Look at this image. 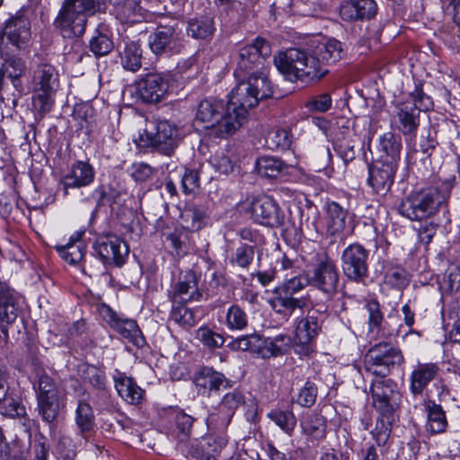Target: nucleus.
Instances as JSON below:
<instances>
[{"mask_svg": "<svg viewBox=\"0 0 460 460\" xmlns=\"http://www.w3.org/2000/svg\"><path fill=\"white\" fill-rule=\"evenodd\" d=\"M267 417L289 436L296 426V418L291 411L274 409L267 414Z\"/></svg>", "mask_w": 460, "mask_h": 460, "instance_id": "obj_41", "label": "nucleus"}, {"mask_svg": "<svg viewBox=\"0 0 460 460\" xmlns=\"http://www.w3.org/2000/svg\"><path fill=\"white\" fill-rule=\"evenodd\" d=\"M33 89L55 91L58 85V74L53 66L40 64L33 73Z\"/></svg>", "mask_w": 460, "mask_h": 460, "instance_id": "obj_35", "label": "nucleus"}, {"mask_svg": "<svg viewBox=\"0 0 460 460\" xmlns=\"http://www.w3.org/2000/svg\"><path fill=\"white\" fill-rule=\"evenodd\" d=\"M195 338L210 349L221 348L225 343L223 335L205 325L196 331Z\"/></svg>", "mask_w": 460, "mask_h": 460, "instance_id": "obj_46", "label": "nucleus"}, {"mask_svg": "<svg viewBox=\"0 0 460 460\" xmlns=\"http://www.w3.org/2000/svg\"><path fill=\"white\" fill-rule=\"evenodd\" d=\"M197 309L188 308L184 304L173 305L171 311V319L183 328H190L198 323L199 315Z\"/></svg>", "mask_w": 460, "mask_h": 460, "instance_id": "obj_38", "label": "nucleus"}, {"mask_svg": "<svg viewBox=\"0 0 460 460\" xmlns=\"http://www.w3.org/2000/svg\"><path fill=\"white\" fill-rule=\"evenodd\" d=\"M450 192L447 187L428 188L413 192L402 200L399 213L410 220L429 217L447 201Z\"/></svg>", "mask_w": 460, "mask_h": 460, "instance_id": "obj_4", "label": "nucleus"}, {"mask_svg": "<svg viewBox=\"0 0 460 460\" xmlns=\"http://www.w3.org/2000/svg\"><path fill=\"white\" fill-rule=\"evenodd\" d=\"M384 417L383 415L382 418L376 420V427L371 432L373 438L379 447H384L387 443L391 433V423Z\"/></svg>", "mask_w": 460, "mask_h": 460, "instance_id": "obj_55", "label": "nucleus"}, {"mask_svg": "<svg viewBox=\"0 0 460 460\" xmlns=\"http://www.w3.org/2000/svg\"><path fill=\"white\" fill-rule=\"evenodd\" d=\"M440 368L433 362H418L409 375V391L413 397L427 394L429 386L439 376Z\"/></svg>", "mask_w": 460, "mask_h": 460, "instance_id": "obj_18", "label": "nucleus"}, {"mask_svg": "<svg viewBox=\"0 0 460 460\" xmlns=\"http://www.w3.org/2000/svg\"><path fill=\"white\" fill-rule=\"evenodd\" d=\"M358 20L371 19L377 12V5L374 0H356Z\"/></svg>", "mask_w": 460, "mask_h": 460, "instance_id": "obj_64", "label": "nucleus"}, {"mask_svg": "<svg viewBox=\"0 0 460 460\" xmlns=\"http://www.w3.org/2000/svg\"><path fill=\"white\" fill-rule=\"evenodd\" d=\"M438 225L432 221H425L416 228L419 241L424 244H429L437 233Z\"/></svg>", "mask_w": 460, "mask_h": 460, "instance_id": "obj_62", "label": "nucleus"}, {"mask_svg": "<svg viewBox=\"0 0 460 460\" xmlns=\"http://www.w3.org/2000/svg\"><path fill=\"white\" fill-rule=\"evenodd\" d=\"M275 293L276 296L269 303L275 313L282 314L286 319H288L296 309H304L309 304V297L305 296H293L279 288H277Z\"/></svg>", "mask_w": 460, "mask_h": 460, "instance_id": "obj_23", "label": "nucleus"}, {"mask_svg": "<svg viewBox=\"0 0 460 460\" xmlns=\"http://www.w3.org/2000/svg\"><path fill=\"white\" fill-rule=\"evenodd\" d=\"M291 345V338L285 334L276 335L266 343L267 349L272 355L278 356L283 353Z\"/></svg>", "mask_w": 460, "mask_h": 460, "instance_id": "obj_61", "label": "nucleus"}, {"mask_svg": "<svg viewBox=\"0 0 460 460\" xmlns=\"http://www.w3.org/2000/svg\"><path fill=\"white\" fill-rule=\"evenodd\" d=\"M332 106V98L329 93L316 95L305 102V108L310 111L325 112Z\"/></svg>", "mask_w": 460, "mask_h": 460, "instance_id": "obj_60", "label": "nucleus"}, {"mask_svg": "<svg viewBox=\"0 0 460 460\" xmlns=\"http://www.w3.org/2000/svg\"><path fill=\"white\" fill-rule=\"evenodd\" d=\"M410 98L411 102H405L397 106L398 128L403 135L414 134L419 127L420 111H428L433 105L431 98L420 87H416Z\"/></svg>", "mask_w": 460, "mask_h": 460, "instance_id": "obj_7", "label": "nucleus"}, {"mask_svg": "<svg viewBox=\"0 0 460 460\" xmlns=\"http://www.w3.org/2000/svg\"><path fill=\"white\" fill-rule=\"evenodd\" d=\"M301 427L305 435L314 440H321L325 437L326 423L323 416L311 414L302 422Z\"/></svg>", "mask_w": 460, "mask_h": 460, "instance_id": "obj_40", "label": "nucleus"}, {"mask_svg": "<svg viewBox=\"0 0 460 460\" xmlns=\"http://www.w3.org/2000/svg\"><path fill=\"white\" fill-rule=\"evenodd\" d=\"M308 284H311L310 277L298 274L288 279L279 288L295 296L296 293L304 289Z\"/></svg>", "mask_w": 460, "mask_h": 460, "instance_id": "obj_52", "label": "nucleus"}, {"mask_svg": "<svg viewBox=\"0 0 460 460\" xmlns=\"http://www.w3.org/2000/svg\"><path fill=\"white\" fill-rule=\"evenodd\" d=\"M6 77L9 78L15 89L21 88L20 78L24 75L26 70L25 62L19 58H11L1 64Z\"/></svg>", "mask_w": 460, "mask_h": 460, "instance_id": "obj_42", "label": "nucleus"}, {"mask_svg": "<svg viewBox=\"0 0 460 460\" xmlns=\"http://www.w3.org/2000/svg\"><path fill=\"white\" fill-rule=\"evenodd\" d=\"M103 0H64L54 26L64 38L84 35L87 18L103 8Z\"/></svg>", "mask_w": 460, "mask_h": 460, "instance_id": "obj_3", "label": "nucleus"}, {"mask_svg": "<svg viewBox=\"0 0 460 460\" xmlns=\"http://www.w3.org/2000/svg\"><path fill=\"white\" fill-rule=\"evenodd\" d=\"M322 325L323 320L317 311H310L296 321L294 341L299 354L308 355L313 351L314 342L322 331Z\"/></svg>", "mask_w": 460, "mask_h": 460, "instance_id": "obj_10", "label": "nucleus"}, {"mask_svg": "<svg viewBox=\"0 0 460 460\" xmlns=\"http://www.w3.org/2000/svg\"><path fill=\"white\" fill-rule=\"evenodd\" d=\"M18 316L13 291L6 283L0 281V322L13 323Z\"/></svg>", "mask_w": 460, "mask_h": 460, "instance_id": "obj_29", "label": "nucleus"}, {"mask_svg": "<svg viewBox=\"0 0 460 460\" xmlns=\"http://www.w3.org/2000/svg\"><path fill=\"white\" fill-rule=\"evenodd\" d=\"M274 64L279 73L289 82L320 80L328 70L312 58L311 53L299 48H290L274 56Z\"/></svg>", "mask_w": 460, "mask_h": 460, "instance_id": "obj_2", "label": "nucleus"}, {"mask_svg": "<svg viewBox=\"0 0 460 460\" xmlns=\"http://www.w3.org/2000/svg\"><path fill=\"white\" fill-rule=\"evenodd\" d=\"M261 338L258 334L242 335L232 340L227 348L233 351L252 350L259 347Z\"/></svg>", "mask_w": 460, "mask_h": 460, "instance_id": "obj_50", "label": "nucleus"}, {"mask_svg": "<svg viewBox=\"0 0 460 460\" xmlns=\"http://www.w3.org/2000/svg\"><path fill=\"white\" fill-rule=\"evenodd\" d=\"M75 421L83 437L94 427V413L92 406L84 400H80L75 412Z\"/></svg>", "mask_w": 460, "mask_h": 460, "instance_id": "obj_37", "label": "nucleus"}, {"mask_svg": "<svg viewBox=\"0 0 460 460\" xmlns=\"http://www.w3.org/2000/svg\"><path fill=\"white\" fill-rule=\"evenodd\" d=\"M0 412L11 418H21L26 415L25 407L18 397L5 391V395L0 399Z\"/></svg>", "mask_w": 460, "mask_h": 460, "instance_id": "obj_43", "label": "nucleus"}, {"mask_svg": "<svg viewBox=\"0 0 460 460\" xmlns=\"http://www.w3.org/2000/svg\"><path fill=\"white\" fill-rule=\"evenodd\" d=\"M148 45L156 56L173 55L180 52L181 45L175 38L172 27H160L149 35Z\"/></svg>", "mask_w": 460, "mask_h": 460, "instance_id": "obj_21", "label": "nucleus"}, {"mask_svg": "<svg viewBox=\"0 0 460 460\" xmlns=\"http://www.w3.org/2000/svg\"><path fill=\"white\" fill-rule=\"evenodd\" d=\"M186 31L187 34L193 39H209L216 31L214 19L208 15L190 18L188 21Z\"/></svg>", "mask_w": 460, "mask_h": 460, "instance_id": "obj_31", "label": "nucleus"}, {"mask_svg": "<svg viewBox=\"0 0 460 460\" xmlns=\"http://www.w3.org/2000/svg\"><path fill=\"white\" fill-rule=\"evenodd\" d=\"M199 174L197 170L186 169L181 177V189L185 194L195 192L199 188Z\"/></svg>", "mask_w": 460, "mask_h": 460, "instance_id": "obj_59", "label": "nucleus"}, {"mask_svg": "<svg viewBox=\"0 0 460 460\" xmlns=\"http://www.w3.org/2000/svg\"><path fill=\"white\" fill-rule=\"evenodd\" d=\"M112 40L104 34H98L90 41V49L96 57L109 54L113 49Z\"/></svg>", "mask_w": 460, "mask_h": 460, "instance_id": "obj_54", "label": "nucleus"}, {"mask_svg": "<svg viewBox=\"0 0 460 460\" xmlns=\"http://www.w3.org/2000/svg\"><path fill=\"white\" fill-rule=\"evenodd\" d=\"M326 212L328 232L332 235L343 233L347 227V209L332 201L327 204Z\"/></svg>", "mask_w": 460, "mask_h": 460, "instance_id": "obj_32", "label": "nucleus"}, {"mask_svg": "<svg viewBox=\"0 0 460 460\" xmlns=\"http://www.w3.org/2000/svg\"><path fill=\"white\" fill-rule=\"evenodd\" d=\"M265 142L270 150H286L292 143V137L288 129L278 128L267 134Z\"/></svg>", "mask_w": 460, "mask_h": 460, "instance_id": "obj_44", "label": "nucleus"}, {"mask_svg": "<svg viewBox=\"0 0 460 460\" xmlns=\"http://www.w3.org/2000/svg\"><path fill=\"white\" fill-rule=\"evenodd\" d=\"M258 173L265 178H278L288 172L289 167L282 160L274 156H261L257 159Z\"/></svg>", "mask_w": 460, "mask_h": 460, "instance_id": "obj_34", "label": "nucleus"}, {"mask_svg": "<svg viewBox=\"0 0 460 460\" xmlns=\"http://www.w3.org/2000/svg\"><path fill=\"white\" fill-rule=\"evenodd\" d=\"M248 324V317L244 310L238 305H232L226 314V325L233 331H242Z\"/></svg>", "mask_w": 460, "mask_h": 460, "instance_id": "obj_45", "label": "nucleus"}, {"mask_svg": "<svg viewBox=\"0 0 460 460\" xmlns=\"http://www.w3.org/2000/svg\"><path fill=\"white\" fill-rule=\"evenodd\" d=\"M310 279L311 285L328 297L334 296L338 292L339 270L335 262L329 257L325 256L314 266Z\"/></svg>", "mask_w": 460, "mask_h": 460, "instance_id": "obj_13", "label": "nucleus"}, {"mask_svg": "<svg viewBox=\"0 0 460 460\" xmlns=\"http://www.w3.org/2000/svg\"><path fill=\"white\" fill-rule=\"evenodd\" d=\"M82 234L83 233H75L66 244L56 246L60 257L70 264L81 261L84 255V246L80 242Z\"/></svg>", "mask_w": 460, "mask_h": 460, "instance_id": "obj_36", "label": "nucleus"}, {"mask_svg": "<svg viewBox=\"0 0 460 460\" xmlns=\"http://www.w3.org/2000/svg\"><path fill=\"white\" fill-rule=\"evenodd\" d=\"M424 405L428 416L427 429L432 434L445 432L447 429V420L442 406L429 399L424 402Z\"/></svg>", "mask_w": 460, "mask_h": 460, "instance_id": "obj_30", "label": "nucleus"}, {"mask_svg": "<svg viewBox=\"0 0 460 460\" xmlns=\"http://www.w3.org/2000/svg\"><path fill=\"white\" fill-rule=\"evenodd\" d=\"M168 87V79L164 75L151 73L137 83V93L143 102L155 103L164 99Z\"/></svg>", "mask_w": 460, "mask_h": 460, "instance_id": "obj_20", "label": "nucleus"}, {"mask_svg": "<svg viewBox=\"0 0 460 460\" xmlns=\"http://www.w3.org/2000/svg\"><path fill=\"white\" fill-rule=\"evenodd\" d=\"M249 211L255 223L265 226L279 227L285 222L284 211L278 202L270 196L253 199Z\"/></svg>", "mask_w": 460, "mask_h": 460, "instance_id": "obj_12", "label": "nucleus"}, {"mask_svg": "<svg viewBox=\"0 0 460 460\" xmlns=\"http://www.w3.org/2000/svg\"><path fill=\"white\" fill-rule=\"evenodd\" d=\"M51 436L57 442V450L60 455L64 454L67 457L74 455L75 446L69 435L62 432L57 434L55 431H51Z\"/></svg>", "mask_w": 460, "mask_h": 460, "instance_id": "obj_58", "label": "nucleus"}, {"mask_svg": "<svg viewBox=\"0 0 460 460\" xmlns=\"http://www.w3.org/2000/svg\"><path fill=\"white\" fill-rule=\"evenodd\" d=\"M218 429L220 430L218 433H210L206 438V443L212 453L220 452L227 444V437L224 431L225 429Z\"/></svg>", "mask_w": 460, "mask_h": 460, "instance_id": "obj_63", "label": "nucleus"}, {"mask_svg": "<svg viewBox=\"0 0 460 460\" xmlns=\"http://www.w3.org/2000/svg\"><path fill=\"white\" fill-rule=\"evenodd\" d=\"M369 251L363 245L354 243L347 246L341 253V269L344 276L356 283H363L369 275Z\"/></svg>", "mask_w": 460, "mask_h": 460, "instance_id": "obj_8", "label": "nucleus"}, {"mask_svg": "<svg viewBox=\"0 0 460 460\" xmlns=\"http://www.w3.org/2000/svg\"><path fill=\"white\" fill-rule=\"evenodd\" d=\"M365 309L367 312V323L368 332L371 334H376L379 332L381 324L384 320L381 307L376 300H369L365 305Z\"/></svg>", "mask_w": 460, "mask_h": 460, "instance_id": "obj_48", "label": "nucleus"}, {"mask_svg": "<svg viewBox=\"0 0 460 460\" xmlns=\"http://www.w3.org/2000/svg\"><path fill=\"white\" fill-rule=\"evenodd\" d=\"M243 403L244 397L238 390H234L226 394L223 396L217 411L210 413L207 419L208 429H226L231 422L236 410Z\"/></svg>", "mask_w": 460, "mask_h": 460, "instance_id": "obj_16", "label": "nucleus"}, {"mask_svg": "<svg viewBox=\"0 0 460 460\" xmlns=\"http://www.w3.org/2000/svg\"><path fill=\"white\" fill-rule=\"evenodd\" d=\"M371 394L374 407L384 416L392 414L401 404L402 395L391 379L373 381Z\"/></svg>", "mask_w": 460, "mask_h": 460, "instance_id": "obj_11", "label": "nucleus"}, {"mask_svg": "<svg viewBox=\"0 0 460 460\" xmlns=\"http://www.w3.org/2000/svg\"><path fill=\"white\" fill-rule=\"evenodd\" d=\"M334 148L345 164L353 161L356 157L355 142L351 139H339Z\"/></svg>", "mask_w": 460, "mask_h": 460, "instance_id": "obj_57", "label": "nucleus"}, {"mask_svg": "<svg viewBox=\"0 0 460 460\" xmlns=\"http://www.w3.org/2000/svg\"><path fill=\"white\" fill-rule=\"evenodd\" d=\"M270 44L262 38H256L253 43L245 45L239 49L234 75L239 83L247 81L250 76L268 75L264 72L255 71L263 65V61L270 55ZM270 82V80L268 79Z\"/></svg>", "mask_w": 460, "mask_h": 460, "instance_id": "obj_5", "label": "nucleus"}, {"mask_svg": "<svg viewBox=\"0 0 460 460\" xmlns=\"http://www.w3.org/2000/svg\"><path fill=\"white\" fill-rule=\"evenodd\" d=\"M254 248L252 245H240L229 258V263L234 267L246 269L252 262Z\"/></svg>", "mask_w": 460, "mask_h": 460, "instance_id": "obj_47", "label": "nucleus"}, {"mask_svg": "<svg viewBox=\"0 0 460 460\" xmlns=\"http://www.w3.org/2000/svg\"><path fill=\"white\" fill-rule=\"evenodd\" d=\"M39 413L42 420L49 424H53L63 407V398L61 394L50 396L37 397Z\"/></svg>", "mask_w": 460, "mask_h": 460, "instance_id": "obj_33", "label": "nucleus"}, {"mask_svg": "<svg viewBox=\"0 0 460 460\" xmlns=\"http://www.w3.org/2000/svg\"><path fill=\"white\" fill-rule=\"evenodd\" d=\"M399 164L376 159L368 166L367 184L374 193L385 196L391 190Z\"/></svg>", "mask_w": 460, "mask_h": 460, "instance_id": "obj_14", "label": "nucleus"}, {"mask_svg": "<svg viewBox=\"0 0 460 460\" xmlns=\"http://www.w3.org/2000/svg\"><path fill=\"white\" fill-rule=\"evenodd\" d=\"M401 148L399 137L392 132H386L379 137L376 159L400 164Z\"/></svg>", "mask_w": 460, "mask_h": 460, "instance_id": "obj_28", "label": "nucleus"}, {"mask_svg": "<svg viewBox=\"0 0 460 460\" xmlns=\"http://www.w3.org/2000/svg\"><path fill=\"white\" fill-rule=\"evenodd\" d=\"M404 361L400 349L387 342L374 345L367 353L365 364L368 372L385 376Z\"/></svg>", "mask_w": 460, "mask_h": 460, "instance_id": "obj_6", "label": "nucleus"}, {"mask_svg": "<svg viewBox=\"0 0 460 460\" xmlns=\"http://www.w3.org/2000/svg\"><path fill=\"white\" fill-rule=\"evenodd\" d=\"M182 218L189 224L187 227L192 231H199L207 225L208 215L203 208L191 207L185 210Z\"/></svg>", "mask_w": 460, "mask_h": 460, "instance_id": "obj_49", "label": "nucleus"}, {"mask_svg": "<svg viewBox=\"0 0 460 460\" xmlns=\"http://www.w3.org/2000/svg\"><path fill=\"white\" fill-rule=\"evenodd\" d=\"M93 249L107 264L122 266L129 252L127 243L117 235L108 234L99 237Z\"/></svg>", "mask_w": 460, "mask_h": 460, "instance_id": "obj_15", "label": "nucleus"}, {"mask_svg": "<svg viewBox=\"0 0 460 460\" xmlns=\"http://www.w3.org/2000/svg\"><path fill=\"white\" fill-rule=\"evenodd\" d=\"M193 383L198 394L207 397L213 391H218L221 387L227 388L230 386V381L224 374L208 367H202L195 374Z\"/></svg>", "mask_w": 460, "mask_h": 460, "instance_id": "obj_22", "label": "nucleus"}, {"mask_svg": "<svg viewBox=\"0 0 460 460\" xmlns=\"http://www.w3.org/2000/svg\"><path fill=\"white\" fill-rule=\"evenodd\" d=\"M316 397V385L313 382L307 381L300 389L296 401L303 407H311L315 402Z\"/></svg>", "mask_w": 460, "mask_h": 460, "instance_id": "obj_56", "label": "nucleus"}, {"mask_svg": "<svg viewBox=\"0 0 460 460\" xmlns=\"http://www.w3.org/2000/svg\"><path fill=\"white\" fill-rule=\"evenodd\" d=\"M179 139V131L175 125L167 120L158 121L152 129H145L141 140L146 146L156 148L159 152L170 155Z\"/></svg>", "mask_w": 460, "mask_h": 460, "instance_id": "obj_9", "label": "nucleus"}, {"mask_svg": "<svg viewBox=\"0 0 460 460\" xmlns=\"http://www.w3.org/2000/svg\"><path fill=\"white\" fill-rule=\"evenodd\" d=\"M142 49L140 45L135 41L126 44L124 52L121 55V65L128 71L137 72L142 66Z\"/></svg>", "mask_w": 460, "mask_h": 460, "instance_id": "obj_39", "label": "nucleus"}, {"mask_svg": "<svg viewBox=\"0 0 460 460\" xmlns=\"http://www.w3.org/2000/svg\"><path fill=\"white\" fill-rule=\"evenodd\" d=\"M31 39V25L26 18L15 17L10 19L0 32V49L9 44L16 49H23Z\"/></svg>", "mask_w": 460, "mask_h": 460, "instance_id": "obj_17", "label": "nucleus"}, {"mask_svg": "<svg viewBox=\"0 0 460 460\" xmlns=\"http://www.w3.org/2000/svg\"><path fill=\"white\" fill-rule=\"evenodd\" d=\"M201 296L202 294L199 288V279L193 270L181 273L169 293V297L174 305L198 301Z\"/></svg>", "mask_w": 460, "mask_h": 460, "instance_id": "obj_19", "label": "nucleus"}, {"mask_svg": "<svg viewBox=\"0 0 460 460\" xmlns=\"http://www.w3.org/2000/svg\"><path fill=\"white\" fill-rule=\"evenodd\" d=\"M272 93L271 82L265 75H252L232 90L226 105L222 100H202L197 106L194 123L206 129L210 137L226 138L243 124L249 109Z\"/></svg>", "mask_w": 460, "mask_h": 460, "instance_id": "obj_1", "label": "nucleus"}, {"mask_svg": "<svg viewBox=\"0 0 460 460\" xmlns=\"http://www.w3.org/2000/svg\"><path fill=\"white\" fill-rule=\"evenodd\" d=\"M384 281L393 288H402L408 283L407 272L401 267L390 268L385 271Z\"/></svg>", "mask_w": 460, "mask_h": 460, "instance_id": "obj_53", "label": "nucleus"}, {"mask_svg": "<svg viewBox=\"0 0 460 460\" xmlns=\"http://www.w3.org/2000/svg\"><path fill=\"white\" fill-rule=\"evenodd\" d=\"M54 92L34 89L33 107L40 113L50 111L54 104Z\"/></svg>", "mask_w": 460, "mask_h": 460, "instance_id": "obj_51", "label": "nucleus"}, {"mask_svg": "<svg viewBox=\"0 0 460 460\" xmlns=\"http://www.w3.org/2000/svg\"><path fill=\"white\" fill-rule=\"evenodd\" d=\"M94 170L93 166L84 161H77L75 163L63 179L62 183L64 188H81L88 186L94 180Z\"/></svg>", "mask_w": 460, "mask_h": 460, "instance_id": "obj_26", "label": "nucleus"}, {"mask_svg": "<svg viewBox=\"0 0 460 460\" xmlns=\"http://www.w3.org/2000/svg\"><path fill=\"white\" fill-rule=\"evenodd\" d=\"M110 324L118 333L136 347L142 348L146 344L145 338L136 321L112 315Z\"/></svg>", "mask_w": 460, "mask_h": 460, "instance_id": "obj_27", "label": "nucleus"}, {"mask_svg": "<svg viewBox=\"0 0 460 460\" xmlns=\"http://www.w3.org/2000/svg\"><path fill=\"white\" fill-rule=\"evenodd\" d=\"M113 381L118 394L125 402L132 405H138L143 402L145 392L132 377L116 370Z\"/></svg>", "mask_w": 460, "mask_h": 460, "instance_id": "obj_24", "label": "nucleus"}, {"mask_svg": "<svg viewBox=\"0 0 460 460\" xmlns=\"http://www.w3.org/2000/svg\"><path fill=\"white\" fill-rule=\"evenodd\" d=\"M312 58H314L320 66L332 65L341 58L342 45L335 39H325L313 42Z\"/></svg>", "mask_w": 460, "mask_h": 460, "instance_id": "obj_25", "label": "nucleus"}]
</instances>
